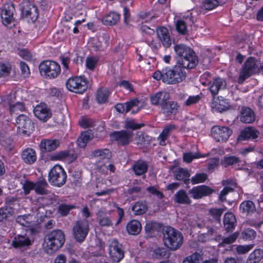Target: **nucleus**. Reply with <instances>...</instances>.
I'll return each instance as SVG.
<instances>
[{
	"label": "nucleus",
	"mask_w": 263,
	"mask_h": 263,
	"mask_svg": "<svg viewBox=\"0 0 263 263\" xmlns=\"http://www.w3.org/2000/svg\"><path fill=\"white\" fill-rule=\"evenodd\" d=\"M59 145L58 139H44L41 141L40 148L42 152L47 153L55 150Z\"/></svg>",
	"instance_id": "obj_24"
},
{
	"label": "nucleus",
	"mask_w": 263,
	"mask_h": 263,
	"mask_svg": "<svg viewBox=\"0 0 263 263\" xmlns=\"http://www.w3.org/2000/svg\"><path fill=\"white\" fill-rule=\"evenodd\" d=\"M211 136L217 142H226L232 134V130L227 126H214L211 129Z\"/></svg>",
	"instance_id": "obj_11"
},
{
	"label": "nucleus",
	"mask_w": 263,
	"mask_h": 263,
	"mask_svg": "<svg viewBox=\"0 0 263 263\" xmlns=\"http://www.w3.org/2000/svg\"><path fill=\"white\" fill-rule=\"evenodd\" d=\"M34 191L35 193L39 195H48L49 197L51 198L53 194L50 192L46 188L48 186L45 179L42 177L34 183Z\"/></svg>",
	"instance_id": "obj_25"
},
{
	"label": "nucleus",
	"mask_w": 263,
	"mask_h": 263,
	"mask_svg": "<svg viewBox=\"0 0 263 263\" xmlns=\"http://www.w3.org/2000/svg\"><path fill=\"white\" fill-rule=\"evenodd\" d=\"M65 241V235L61 230L49 233L45 238L46 248L48 253H52L61 248Z\"/></svg>",
	"instance_id": "obj_5"
},
{
	"label": "nucleus",
	"mask_w": 263,
	"mask_h": 263,
	"mask_svg": "<svg viewBox=\"0 0 263 263\" xmlns=\"http://www.w3.org/2000/svg\"><path fill=\"white\" fill-rule=\"evenodd\" d=\"M20 67L21 75L24 78H27L30 74V69L27 64L24 62H20Z\"/></svg>",
	"instance_id": "obj_63"
},
{
	"label": "nucleus",
	"mask_w": 263,
	"mask_h": 263,
	"mask_svg": "<svg viewBox=\"0 0 263 263\" xmlns=\"http://www.w3.org/2000/svg\"><path fill=\"white\" fill-rule=\"evenodd\" d=\"M142 229L140 221L137 220H133L126 225V230L129 234L132 235L138 234Z\"/></svg>",
	"instance_id": "obj_43"
},
{
	"label": "nucleus",
	"mask_w": 263,
	"mask_h": 263,
	"mask_svg": "<svg viewBox=\"0 0 263 263\" xmlns=\"http://www.w3.org/2000/svg\"><path fill=\"white\" fill-rule=\"evenodd\" d=\"M163 240L165 246L171 250L176 251L182 246L183 237L181 232L169 227L163 233Z\"/></svg>",
	"instance_id": "obj_4"
},
{
	"label": "nucleus",
	"mask_w": 263,
	"mask_h": 263,
	"mask_svg": "<svg viewBox=\"0 0 263 263\" xmlns=\"http://www.w3.org/2000/svg\"><path fill=\"white\" fill-rule=\"evenodd\" d=\"M156 32L157 36L163 46L165 48L170 47L171 46L172 41L167 28L164 27H159L157 28Z\"/></svg>",
	"instance_id": "obj_26"
},
{
	"label": "nucleus",
	"mask_w": 263,
	"mask_h": 263,
	"mask_svg": "<svg viewBox=\"0 0 263 263\" xmlns=\"http://www.w3.org/2000/svg\"><path fill=\"white\" fill-rule=\"evenodd\" d=\"M242 161L239 158L235 156H224L222 159L221 164L224 167H227L230 165L241 163Z\"/></svg>",
	"instance_id": "obj_47"
},
{
	"label": "nucleus",
	"mask_w": 263,
	"mask_h": 263,
	"mask_svg": "<svg viewBox=\"0 0 263 263\" xmlns=\"http://www.w3.org/2000/svg\"><path fill=\"white\" fill-rule=\"evenodd\" d=\"M93 134L91 130H87L82 132L77 139L78 145L79 147L84 148L87 142L93 138Z\"/></svg>",
	"instance_id": "obj_36"
},
{
	"label": "nucleus",
	"mask_w": 263,
	"mask_h": 263,
	"mask_svg": "<svg viewBox=\"0 0 263 263\" xmlns=\"http://www.w3.org/2000/svg\"><path fill=\"white\" fill-rule=\"evenodd\" d=\"M174 49L177 64L186 69H193L198 64L197 57L190 47L181 44L175 45Z\"/></svg>",
	"instance_id": "obj_2"
},
{
	"label": "nucleus",
	"mask_w": 263,
	"mask_h": 263,
	"mask_svg": "<svg viewBox=\"0 0 263 263\" xmlns=\"http://www.w3.org/2000/svg\"><path fill=\"white\" fill-rule=\"evenodd\" d=\"M108 160L106 161L103 160H98L95 164V168L96 171L103 174L107 173L108 168L107 163H108Z\"/></svg>",
	"instance_id": "obj_50"
},
{
	"label": "nucleus",
	"mask_w": 263,
	"mask_h": 263,
	"mask_svg": "<svg viewBox=\"0 0 263 263\" xmlns=\"http://www.w3.org/2000/svg\"><path fill=\"white\" fill-rule=\"evenodd\" d=\"M139 101L137 99L127 102L124 104L122 103H118L115 106L116 110L120 113L128 112L132 108L138 105Z\"/></svg>",
	"instance_id": "obj_30"
},
{
	"label": "nucleus",
	"mask_w": 263,
	"mask_h": 263,
	"mask_svg": "<svg viewBox=\"0 0 263 263\" xmlns=\"http://www.w3.org/2000/svg\"><path fill=\"white\" fill-rule=\"evenodd\" d=\"M177 126L173 124H170L166 125L163 129L157 138V140L161 145H165L166 141H167L172 133V132L176 129Z\"/></svg>",
	"instance_id": "obj_22"
},
{
	"label": "nucleus",
	"mask_w": 263,
	"mask_h": 263,
	"mask_svg": "<svg viewBox=\"0 0 263 263\" xmlns=\"http://www.w3.org/2000/svg\"><path fill=\"white\" fill-rule=\"evenodd\" d=\"M21 158L25 163L32 164L36 160V153L32 148H27L22 152Z\"/></svg>",
	"instance_id": "obj_32"
},
{
	"label": "nucleus",
	"mask_w": 263,
	"mask_h": 263,
	"mask_svg": "<svg viewBox=\"0 0 263 263\" xmlns=\"http://www.w3.org/2000/svg\"><path fill=\"white\" fill-rule=\"evenodd\" d=\"M9 107L10 112L15 114H18L20 111H22L25 109L24 105L21 102H17L14 104H11L10 103Z\"/></svg>",
	"instance_id": "obj_59"
},
{
	"label": "nucleus",
	"mask_w": 263,
	"mask_h": 263,
	"mask_svg": "<svg viewBox=\"0 0 263 263\" xmlns=\"http://www.w3.org/2000/svg\"><path fill=\"white\" fill-rule=\"evenodd\" d=\"M239 210L242 214L249 215L255 213L256 206L252 201L246 200L240 204Z\"/></svg>",
	"instance_id": "obj_38"
},
{
	"label": "nucleus",
	"mask_w": 263,
	"mask_h": 263,
	"mask_svg": "<svg viewBox=\"0 0 263 263\" xmlns=\"http://www.w3.org/2000/svg\"><path fill=\"white\" fill-rule=\"evenodd\" d=\"M132 170L137 176L144 175L148 170L147 163L143 160H138L132 165Z\"/></svg>",
	"instance_id": "obj_31"
},
{
	"label": "nucleus",
	"mask_w": 263,
	"mask_h": 263,
	"mask_svg": "<svg viewBox=\"0 0 263 263\" xmlns=\"http://www.w3.org/2000/svg\"><path fill=\"white\" fill-rule=\"evenodd\" d=\"M224 209L223 208H211L209 210L208 216L211 220H213L217 223H220L221 217Z\"/></svg>",
	"instance_id": "obj_44"
},
{
	"label": "nucleus",
	"mask_w": 263,
	"mask_h": 263,
	"mask_svg": "<svg viewBox=\"0 0 263 263\" xmlns=\"http://www.w3.org/2000/svg\"><path fill=\"white\" fill-rule=\"evenodd\" d=\"M170 98V96L168 92L166 91H159L151 95L150 100L153 105L156 106L160 105L161 107L166 101L169 100Z\"/></svg>",
	"instance_id": "obj_20"
},
{
	"label": "nucleus",
	"mask_w": 263,
	"mask_h": 263,
	"mask_svg": "<svg viewBox=\"0 0 263 263\" xmlns=\"http://www.w3.org/2000/svg\"><path fill=\"white\" fill-rule=\"evenodd\" d=\"M88 84V80L84 76L71 77L66 82V87L69 90L80 94L87 90Z\"/></svg>",
	"instance_id": "obj_6"
},
{
	"label": "nucleus",
	"mask_w": 263,
	"mask_h": 263,
	"mask_svg": "<svg viewBox=\"0 0 263 263\" xmlns=\"http://www.w3.org/2000/svg\"><path fill=\"white\" fill-rule=\"evenodd\" d=\"M76 208L75 205L65 203L60 204L58 206V212L62 216H66L69 212Z\"/></svg>",
	"instance_id": "obj_49"
},
{
	"label": "nucleus",
	"mask_w": 263,
	"mask_h": 263,
	"mask_svg": "<svg viewBox=\"0 0 263 263\" xmlns=\"http://www.w3.org/2000/svg\"><path fill=\"white\" fill-rule=\"evenodd\" d=\"M91 156L99 157L102 160L106 161L111 157V153L108 149H97L92 152Z\"/></svg>",
	"instance_id": "obj_46"
},
{
	"label": "nucleus",
	"mask_w": 263,
	"mask_h": 263,
	"mask_svg": "<svg viewBox=\"0 0 263 263\" xmlns=\"http://www.w3.org/2000/svg\"><path fill=\"white\" fill-rule=\"evenodd\" d=\"M239 233L235 232L227 237L222 238V242L220 243L219 246H224L225 245H229L234 242L238 237Z\"/></svg>",
	"instance_id": "obj_57"
},
{
	"label": "nucleus",
	"mask_w": 263,
	"mask_h": 263,
	"mask_svg": "<svg viewBox=\"0 0 263 263\" xmlns=\"http://www.w3.org/2000/svg\"><path fill=\"white\" fill-rule=\"evenodd\" d=\"M202 259L201 255L195 252L191 255L186 257L183 261V263H199V260Z\"/></svg>",
	"instance_id": "obj_51"
},
{
	"label": "nucleus",
	"mask_w": 263,
	"mask_h": 263,
	"mask_svg": "<svg viewBox=\"0 0 263 263\" xmlns=\"http://www.w3.org/2000/svg\"><path fill=\"white\" fill-rule=\"evenodd\" d=\"M148 210V204L145 200H139L133 205L132 211L135 215H141L145 213Z\"/></svg>",
	"instance_id": "obj_34"
},
{
	"label": "nucleus",
	"mask_w": 263,
	"mask_h": 263,
	"mask_svg": "<svg viewBox=\"0 0 263 263\" xmlns=\"http://www.w3.org/2000/svg\"><path fill=\"white\" fill-rule=\"evenodd\" d=\"M39 70L42 75H44L47 78L51 79L57 78L61 73V67L55 62L45 61L39 65Z\"/></svg>",
	"instance_id": "obj_7"
},
{
	"label": "nucleus",
	"mask_w": 263,
	"mask_h": 263,
	"mask_svg": "<svg viewBox=\"0 0 263 263\" xmlns=\"http://www.w3.org/2000/svg\"><path fill=\"white\" fill-rule=\"evenodd\" d=\"M262 69L263 64L261 63L260 61L253 57L248 58L240 71L238 83L240 84H242L246 79Z\"/></svg>",
	"instance_id": "obj_3"
},
{
	"label": "nucleus",
	"mask_w": 263,
	"mask_h": 263,
	"mask_svg": "<svg viewBox=\"0 0 263 263\" xmlns=\"http://www.w3.org/2000/svg\"><path fill=\"white\" fill-rule=\"evenodd\" d=\"M209 85V90L212 95L213 99L218 95L221 89H223L226 87V81L222 78H216L214 79L212 81L208 83Z\"/></svg>",
	"instance_id": "obj_18"
},
{
	"label": "nucleus",
	"mask_w": 263,
	"mask_h": 263,
	"mask_svg": "<svg viewBox=\"0 0 263 263\" xmlns=\"http://www.w3.org/2000/svg\"><path fill=\"white\" fill-rule=\"evenodd\" d=\"M174 201L179 204H190L192 202L186 192L183 190L176 192L174 195Z\"/></svg>",
	"instance_id": "obj_39"
},
{
	"label": "nucleus",
	"mask_w": 263,
	"mask_h": 263,
	"mask_svg": "<svg viewBox=\"0 0 263 263\" xmlns=\"http://www.w3.org/2000/svg\"><path fill=\"white\" fill-rule=\"evenodd\" d=\"M223 225L228 232L232 231L236 225V219L232 213H226L223 217Z\"/></svg>",
	"instance_id": "obj_33"
},
{
	"label": "nucleus",
	"mask_w": 263,
	"mask_h": 263,
	"mask_svg": "<svg viewBox=\"0 0 263 263\" xmlns=\"http://www.w3.org/2000/svg\"><path fill=\"white\" fill-rule=\"evenodd\" d=\"M33 112L39 120L43 122L47 121L51 117L50 110L45 104L36 106L33 109Z\"/></svg>",
	"instance_id": "obj_19"
},
{
	"label": "nucleus",
	"mask_w": 263,
	"mask_h": 263,
	"mask_svg": "<svg viewBox=\"0 0 263 263\" xmlns=\"http://www.w3.org/2000/svg\"><path fill=\"white\" fill-rule=\"evenodd\" d=\"M240 121L245 123H251L255 120L253 111L249 107L243 106L240 110Z\"/></svg>",
	"instance_id": "obj_29"
},
{
	"label": "nucleus",
	"mask_w": 263,
	"mask_h": 263,
	"mask_svg": "<svg viewBox=\"0 0 263 263\" xmlns=\"http://www.w3.org/2000/svg\"><path fill=\"white\" fill-rule=\"evenodd\" d=\"M211 106L220 112L224 111L230 107L229 102L222 96H219L217 98L213 99Z\"/></svg>",
	"instance_id": "obj_23"
},
{
	"label": "nucleus",
	"mask_w": 263,
	"mask_h": 263,
	"mask_svg": "<svg viewBox=\"0 0 263 263\" xmlns=\"http://www.w3.org/2000/svg\"><path fill=\"white\" fill-rule=\"evenodd\" d=\"M16 15L14 4L6 3L3 5L1 11V17L5 25L7 26L14 22Z\"/></svg>",
	"instance_id": "obj_13"
},
{
	"label": "nucleus",
	"mask_w": 263,
	"mask_h": 263,
	"mask_svg": "<svg viewBox=\"0 0 263 263\" xmlns=\"http://www.w3.org/2000/svg\"><path fill=\"white\" fill-rule=\"evenodd\" d=\"M109 91L106 88H101L97 91L96 99L98 103H105L109 97Z\"/></svg>",
	"instance_id": "obj_48"
},
{
	"label": "nucleus",
	"mask_w": 263,
	"mask_h": 263,
	"mask_svg": "<svg viewBox=\"0 0 263 263\" xmlns=\"http://www.w3.org/2000/svg\"><path fill=\"white\" fill-rule=\"evenodd\" d=\"M167 254V250L164 248H158L155 249L153 253V256L156 259L164 257Z\"/></svg>",
	"instance_id": "obj_61"
},
{
	"label": "nucleus",
	"mask_w": 263,
	"mask_h": 263,
	"mask_svg": "<svg viewBox=\"0 0 263 263\" xmlns=\"http://www.w3.org/2000/svg\"><path fill=\"white\" fill-rule=\"evenodd\" d=\"M133 136L132 132L124 130L115 132L110 134L112 140L116 141L118 144L122 145H128L132 141Z\"/></svg>",
	"instance_id": "obj_16"
},
{
	"label": "nucleus",
	"mask_w": 263,
	"mask_h": 263,
	"mask_svg": "<svg viewBox=\"0 0 263 263\" xmlns=\"http://www.w3.org/2000/svg\"><path fill=\"white\" fill-rule=\"evenodd\" d=\"M89 230V224L85 219L79 220L74 223L72 233L74 239L79 242L86 238Z\"/></svg>",
	"instance_id": "obj_9"
},
{
	"label": "nucleus",
	"mask_w": 263,
	"mask_h": 263,
	"mask_svg": "<svg viewBox=\"0 0 263 263\" xmlns=\"http://www.w3.org/2000/svg\"><path fill=\"white\" fill-rule=\"evenodd\" d=\"M108 252L110 259L115 262H119L124 256L123 247L117 239H113L109 242Z\"/></svg>",
	"instance_id": "obj_10"
},
{
	"label": "nucleus",
	"mask_w": 263,
	"mask_h": 263,
	"mask_svg": "<svg viewBox=\"0 0 263 263\" xmlns=\"http://www.w3.org/2000/svg\"><path fill=\"white\" fill-rule=\"evenodd\" d=\"M130 195H133L137 197H141L144 195L143 189L139 186L129 187L127 191Z\"/></svg>",
	"instance_id": "obj_53"
},
{
	"label": "nucleus",
	"mask_w": 263,
	"mask_h": 263,
	"mask_svg": "<svg viewBox=\"0 0 263 263\" xmlns=\"http://www.w3.org/2000/svg\"><path fill=\"white\" fill-rule=\"evenodd\" d=\"M102 41H100V43L96 46L97 50L107 48L109 43V36L106 33L103 34L102 36Z\"/></svg>",
	"instance_id": "obj_56"
},
{
	"label": "nucleus",
	"mask_w": 263,
	"mask_h": 263,
	"mask_svg": "<svg viewBox=\"0 0 263 263\" xmlns=\"http://www.w3.org/2000/svg\"><path fill=\"white\" fill-rule=\"evenodd\" d=\"M214 192L215 190L210 186L205 185H201L194 186L189 190V194L193 199H199L203 197L209 196Z\"/></svg>",
	"instance_id": "obj_15"
},
{
	"label": "nucleus",
	"mask_w": 263,
	"mask_h": 263,
	"mask_svg": "<svg viewBox=\"0 0 263 263\" xmlns=\"http://www.w3.org/2000/svg\"><path fill=\"white\" fill-rule=\"evenodd\" d=\"M77 154L72 151H62L53 154L50 156L52 160H62L68 159L70 162L73 161L77 158Z\"/></svg>",
	"instance_id": "obj_27"
},
{
	"label": "nucleus",
	"mask_w": 263,
	"mask_h": 263,
	"mask_svg": "<svg viewBox=\"0 0 263 263\" xmlns=\"http://www.w3.org/2000/svg\"><path fill=\"white\" fill-rule=\"evenodd\" d=\"M97 219L99 224L102 227H109L112 226V222L110 217L102 210H99L98 212Z\"/></svg>",
	"instance_id": "obj_37"
},
{
	"label": "nucleus",
	"mask_w": 263,
	"mask_h": 263,
	"mask_svg": "<svg viewBox=\"0 0 263 263\" xmlns=\"http://www.w3.org/2000/svg\"><path fill=\"white\" fill-rule=\"evenodd\" d=\"M208 179V175L206 173H197L192 177L191 181L192 184H196L204 182Z\"/></svg>",
	"instance_id": "obj_52"
},
{
	"label": "nucleus",
	"mask_w": 263,
	"mask_h": 263,
	"mask_svg": "<svg viewBox=\"0 0 263 263\" xmlns=\"http://www.w3.org/2000/svg\"><path fill=\"white\" fill-rule=\"evenodd\" d=\"M14 209L13 207L5 205L0 208V222H3L8 219L14 213Z\"/></svg>",
	"instance_id": "obj_45"
},
{
	"label": "nucleus",
	"mask_w": 263,
	"mask_h": 263,
	"mask_svg": "<svg viewBox=\"0 0 263 263\" xmlns=\"http://www.w3.org/2000/svg\"><path fill=\"white\" fill-rule=\"evenodd\" d=\"M182 66L177 64L173 67H166L162 70H157L153 74L156 80L167 84L175 85L183 82L186 78V73Z\"/></svg>",
	"instance_id": "obj_1"
},
{
	"label": "nucleus",
	"mask_w": 263,
	"mask_h": 263,
	"mask_svg": "<svg viewBox=\"0 0 263 263\" xmlns=\"http://www.w3.org/2000/svg\"><path fill=\"white\" fill-rule=\"evenodd\" d=\"M11 70V65L7 63H0V77H4L8 76Z\"/></svg>",
	"instance_id": "obj_55"
},
{
	"label": "nucleus",
	"mask_w": 263,
	"mask_h": 263,
	"mask_svg": "<svg viewBox=\"0 0 263 263\" xmlns=\"http://www.w3.org/2000/svg\"><path fill=\"white\" fill-rule=\"evenodd\" d=\"M201 157H203L201 156L199 153H186L183 154V159L184 161L187 162V163H190L192 161V160L194 159L199 158Z\"/></svg>",
	"instance_id": "obj_60"
},
{
	"label": "nucleus",
	"mask_w": 263,
	"mask_h": 263,
	"mask_svg": "<svg viewBox=\"0 0 263 263\" xmlns=\"http://www.w3.org/2000/svg\"><path fill=\"white\" fill-rule=\"evenodd\" d=\"M219 5V3L217 0H204L202 3V8L205 10H211Z\"/></svg>",
	"instance_id": "obj_58"
},
{
	"label": "nucleus",
	"mask_w": 263,
	"mask_h": 263,
	"mask_svg": "<svg viewBox=\"0 0 263 263\" xmlns=\"http://www.w3.org/2000/svg\"><path fill=\"white\" fill-rule=\"evenodd\" d=\"M195 21L193 13H188L186 15L183 16V20H177L176 22V29L179 34L185 35L188 33L187 26H191Z\"/></svg>",
	"instance_id": "obj_14"
},
{
	"label": "nucleus",
	"mask_w": 263,
	"mask_h": 263,
	"mask_svg": "<svg viewBox=\"0 0 263 263\" xmlns=\"http://www.w3.org/2000/svg\"><path fill=\"white\" fill-rule=\"evenodd\" d=\"M253 247L254 245H239L236 247V251L238 254H246L251 250Z\"/></svg>",
	"instance_id": "obj_62"
},
{
	"label": "nucleus",
	"mask_w": 263,
	"mask_h": 263,
	"mask_svg": "<svg viewBox=\"0 0 263 263\" xmlns=\"http://www.w3.org/2000/svg\"><path fill=\"white\" fill-rule=\"evenodd\" d=\"M120 18L119 13L111 12L102 18V22L105 25H113L117 23Z\"/></svg>",
	"instance_id": "obj_42"
},
{
	"label": "nucleus",
	"mask_w": 263,
	"mask_h": 263,
	"mask_svg": "<svg viewBox=\"0 0 263 263\" xmlns=\"http://www.w3.org/2000/svg\"><path fill=\"white\" fill-rule=\"evenodd\" d=\"M256 232L252 229H246L241 233V237L245 240H251L256 237Z\"/></svg>",
	"instance_id": "obj_54"
},
{
	"label": "nucleus",
	"mask_w": 263,
	"mask_h": 263,
	"mask_svg": "<svg viewBox=\"0 0 263 263\" xmlns=\"http://www.w3.org/2000/svg\"><path fill=\"white\" fill-rule=\"evenodd\" d=\"M175 178L178 180H183L185 184H187L190 182L189 179L190 174L187 170L183 168H178L174 172Z\"/></svg>",
	"instance_id": "obj_40"
},
{
	"label": "nucleus",
	"mask_w": 263,
	"mask_h": 263,
	"mask_svg": "<svg viewBox=\"0 0 263 263\" xmlns=\"http://www.w3.org/2000/svg\"><path fill=\"white\" fill-rule=\"evenodd\" d=\"M179 107V105L177 102L167 101L161 107V110L165 117H168L176 115L178 111Z\"/></svg>",
	"instance_id": "obj_21"
},
{
	"label": "nucleus",
	"mask_w": 263,
	"mask_h": 263,
	"mask_svg": "<svg viewBox=\"0 0 263 263\" xmlns=\"http://www.w3.org/2000/svg\"><path fill=\"white\" fill-rule=\"evenodd\" d=\"M31 245V241L27 234H19L16 236L12 242V245L15 248L28 247Z\"/></svg>",
	"instance_id": "obj_28"
},
{
	"label": "nucleus",
	"mask_w": 263,
	"mask_h": 263,
	"mask_svg": "<svg viewBox=\"0 0 263 263\" xmlns=\"http://www.w3.org/2000/svg\"><path fill=\"white\" fill-rule=\"evenodd\" d=\"M259 133L255 128L247 127L240 132L238 139L240 140H245L249 139H255L258 137Z\"/></svg>",
	"instance_id": "obj_35"
},
{
	"label": "nucleus",
	"mask_w": 263,
	"mask_h": 263,
	"mask_svg": "<svg viewBox=\"0 0 263 263\" xmlns=\"http://www.w3.org/2000/svg\"><path fill=\"white\" fill-rule=\"evenodd\" d=\"M21 10L22 15L33 22L38 18L39 12L36 6L29 0L23 1Z\"/></svg>",
	"instance_id": "obj_12"
},
{
	"label": "nucleus",
	"mask_w": 263,
	"mask_h": 263,
	"mask_svg": "<svg viewBox=\"0 0 263 263\" xmlns=\"http://www.w3.org/2000/svg\"><path fill=\"white\" fill-rule=\"evenodd\" d=\"M34 183L29 180H26L23 185V189L25 194L28 195L32 190H34Z\"/></svg>",
	"instance_id": "obj_64"
},
{
	"label": "nucleus",
	"mask_w": 263,
	"mask_h": 263,
	"mask_svg": "<svg viewBox=\"0 0 263 263\" xmlns=\"http://www.w3.org/2000/svg\"><path fill=\"white\" fill-rule=\"evenodd\" d=\"M19 132L24 134L29 133L33 127V123L31 119L25 115H20L16 119Z\"/></svg>",
	"instance_id": "obj_17"
},
{
	"label": "nucleus",
	"mask_w": 263,
	"mask_h": 263,
	"mask_svg": "<svg viewBox=\"0 0 263 263\" xmlns=\"http://www.w3.org/2000/svg\"><path fill=\"white\" fill-rule=\"evenodd\" d=\"M262 259H263V250L256 249L250 254L246 263H259Z\"/></svg>",
	"instance_id": "obj_41"
},
{
	"label": "nucleus",
	"mask_w": 263,
	"mask_h": 263,
	"mask_svg": "<svg viewBox=\"0 0 263 263\" xmlns=\"http://www.w3.org/2000/svg\"><path fill=\"white\" fill-rule=\"evenodd\" d=\"M48 177L49 182L51 184L60 187L65 183L67 175L61 165H55L50 170Z\"/></svg>",
	"instance_id": "obj_8"
}]
</instances>
